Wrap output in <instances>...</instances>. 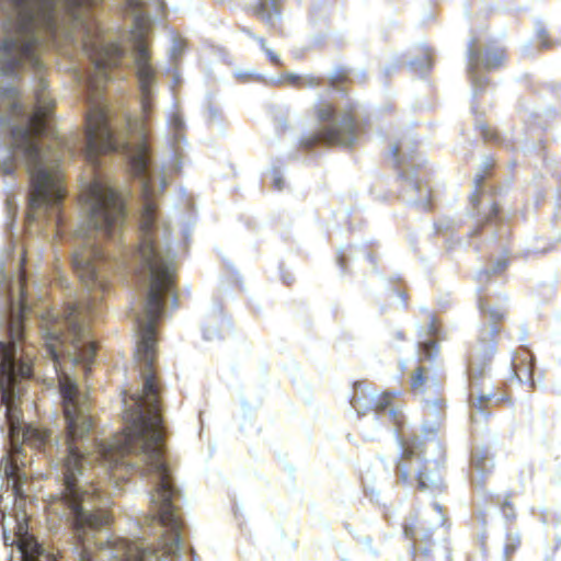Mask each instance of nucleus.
<instances>
[{"instance_id":"nucleus-33","label":"nucleus","mask_w":561,"mask_h":561,"mask_svg":"<svg viewBox=\"0 0 561 561\" xmlns=\"http://www.w3.org/2000/svg\"><path fill=\"white\" fill-rule=\"evenodd\" d=\"M210 114H211V116H214V117L217 115L216 111H213V110H210Z\"/></svg>"},{"instance_id":"nucleus-27","label":"nucleus","mask_w":561,"mask_h":561,"mask_svg":"<svg viewBox=\"0 0 561 561\" xmlns=\"http://www.w3.org/2000/svg\"><path fill=\"white\" fill-rule=\"evenodd\" d=\"M273 184L276 187V190H278V191H280L283 188V180L277 173H274Z\"/></svg>"},{"instance_id":"nucleus-11","label":"nucleus","mask_w":561,"mask_h":561,"mask_svg":"<svg viewBox=\"0 0 561 561\" xmlns=\"http://www.w3.org/2000/svg\"><path fill=\"white\" fill-rule=\"evenodd\" d=\"M279 1L280 0H257L254 12L267 26H273L279 18Z\"/></svg>"},{"instance_id":"nucleus-10","label":"nucleus","mask_w":561,"mask_h":561,"mask_svg":"<svg viewBox=\"0 0 561 561\" xmlns=\"http://www.w3.org/2000/svg\"><path fill=\"white\" fill-rule=\"evenodd\" d=\"M402 175L407 179L408 186L411 190V195L407 198V202L422 207H427L431 201V190L427 184L422 180L412 179L407 173H403Z\"/></svg>"},{"instance_id":"nucleus-16","label":"nucleus","mask_w":561,"mask_h":561,"mask_svg":"<svg viewBox=\"0 0 561 561\" xmlns=\"http://www.w3.org/2000/svg\"><path fill=\"white\" fill-rule=\"evenodd\" d=\"M411 67L421 72L428 70L432 67L431 53L427 48H424L421 53L420 58L411 61Z\"/></svg>"},{"instance_id":"nucleus-17","label":"nucleus","mask_w":561,"mask_h":561,"mask_svg":"<svg viewBox=\"0 0 561 561\" xmlns=\"http://www.w3.org/2000/svg\"><path fill=\"white\" fill-rule=\"evenodd\" d=\"M168 123H169L170 127L174 131L175 141L180 142V139L182 137L181 131H182V129L184 127V123H183V119H182L181 115L179 113L173 112L169 116Z\"/></svg>"},{"instance_id":"nucleus-29","label":"nucleus","mask_w":561,"mask_h":561,"mask_svg":"<svg viewBox=\"0 0 561 561\" xmlns=\"http://www.w3.org/2000/svg\"><path fill=\"white\" fill-rule=\"evenodd\" d=\"M479 308H480V310H481L482 312H485V311H486V310H485V305H484V302H483V300H482V299H480V300H479Z\"/></svg>"},{"instance_id":"nucleus-6","label":"nucleus","mask_w":561,"mask_h":561,"mask_svg":"<svg viewBox=\"0 0 561 561\" xmlns=\"http://www.w3.org/2000/svg\"><path fill=\"white\" fill-rule=\"evenodd\" d=\"M490 323L480 329L478 342H479V348L481 352H483V364L480 366L476 364L473 360L470 363L469 367V374L471 378V404L474 409H477V412L483 413V404L488 402L492 398V392L488 393H477L476 391V383L473 382V379H477L479 376H482L484 373V369L486 367V359L495 352V345H494V336L499 332V329L496 327V322L503 319L504 317V310L502 308H495L490 309L488 311Z\"/></svg>"},{"instance_id":"nucleus-34","label":"nucleus","mask_w":561,"mask_h":561,"mask_svg":"<svg viewBox=\"0 0 561 561\" xmlns=\"http://www.w3.org/2000/svg\"><path fill=\"white\" fill-rule=\"evenodd\" d=\"M513 377H516L518 380H520L519 375L517 373H514Z\"/></svg>"},{"instance_id":"nucleus-25","label":"nucleus","mask_w":561,"mask_h":561,"mask_svg":"<svg viewBox=\"0 0 561 561\" xmlns=\"http://www.w3.org/2000/svg\"><path fill=\"white\" fill-rule=\"evenodd\" d=\"M55 144L57 147H65L67 149V151H71V148H70V145L68 144L67 140H65L61 136L57 135L55 137Z\"/></svg>"},{"instance_id":"nucleus-18","label":"nucleus","mask_w":561,"mask_h":561,"mask_svg":"<svg viewBox=\"0 0 561 561\" xmlns=\"http://www.w3.org/2000/svg\"><path fill=\"white\" fill-rule=\"evenodd\" d=\"M507 261L504 257H501L496 261V263L492 266L491 270H483L477 273V278L479 282H482L484 279H488L490 277V274H496L503 271L506 267Z\"/></svg>"},{"instance_id":"nucleus-32","label":"nucleus","mask_w":561,"mask_h":561,"mask_svg":"<svg viewBox=\"0 0 561 561\" xmlns=\"http://www.w3.org/2000/svg\"><path fill=\"white\" fill-rule=\"evenodd\" d=\"M7 204H8V208H9V211L11 213L12 211V202L11 199H7Z\"/></svg>"},{"instance_id":"nucleus-14","label":"nucleus","mask_w":561,"mask_h":561,"mask_svg":"<svg viewBox=\"0 0 561 561\" xmlns=\"http://www.w3.org/2000/svg\"><path fill=\"white\" fill-rule=\"evenodd\" d=\"M471 466L477 472H479L482 476L493 467V463L486 457L480 456L479 453L476 451L472 455Z\"/></svg>"},{"instance_id":"nucleus-4","label":"nucleus","mask_w":561,"mask_h":561,"mask_svg":"<svg viewBox=\"0 0 561 561\" xmlns=\"http://www.w3.org/2000/svg\"><path fill=\"white\" fill-rule=\"evenodd\" d=\"M58 285L66 290L68 300L62 314L46 311L42 314V328L45 340V355L58 374L60 366V348L73 365H88L95 354V344L90 336L89 321L93 313L95 298L77 297L70 282L62 275L57 278Z\"/></svg>"},{"instance_id":"nucleus-5","label":"nucleus","mask_w":561,"mask_h":561,"mask_svg":"<svg viewBox=\"0 0 561 561\" xmlns=\"http://www.w3.org/2000/svg\"><path fill=\"white\" fill-rule=\"evenodd\" d=\"M317 117L321 126L302 140L304 146L323 142L347 147L356 141L357 130L351 110L337 112L330 104L321 102L317 106Z\"/></svg>"},{"instance_id":"nucleus-12","label":"nucleus","mask_w":561,"mask_h":561,"mask_svg":"<svg viewBox=\"0 0 561 561\" xmlns=\"http://www.w3.org/2000/svg\"><path fill=\"white\" fill-rule=\"evenodd\" d=\"M414 152V141L411 139H401L390 148V156L396 164H401L405 159L412 158Z\"/></svg>"},{"instance_id":"nucleus-30","label":"nucleus","mask_w":561,"mask_h":561,"mask_svg":"<svg viewBox=\"0 0 561 561\" xmlns=\"http://www.w3.org/2000/svg\"><path fill=\"white\" fill-rule=\"evenodd\" d=\"M364 425H365V424H364V422H363V423L360 424V426L363 427V434H364V436H365L366 438H371L370 434H369V433H367V432L364 430Z\"/></svg>"},{"instance_id":"nucleus-28","label":"nucleus","mask_w":561,"mask_h":561,"mask_svg":"<svg viewBox=\"0 0 561 561\" xmlns=\"http://www.w3.org/2000/svg\"><path fill=\"white\" fill-rule=\"evenodd\" d=\"M483 179H484V176L481 173H478L476 175V178H474V185H476V187L481 185V183L483 182Z\"/></svg>"},{"instance_id":"nucleus-3","label":"nucleus","mask_w":561,"mask_h":561,"mask_svg":"<svg viewBox=\"0 0 561 561\" xmlns=\"http://www.w3.org/2000/svg\"><path fill=\"white\" fill-rule=\"evenodd\" d=\"M393 398L391 392L377 393L363 385H356L351 404L358 414L365 415L373 412L370 421L374 423L378 421V415L394 422V432L399 436V447L402 450L401 460L398 463L400 479L407 482L410 473L414 472L420 491L436 495L444 489L439 472L443 449L435 437L436 428L427 430L425 425L424 438L416 437L408 442L400 425L402 412L399 408L392 407Z\"/></svg>"},{"instance_id":"nucleus-21","label":"nucleus","mask_w":561,"mask_h":561,"mask_svg":"<svg viewBox=\"0 0 561 561\" xmlns=\"http://www.w3.org/2000/svg\"><path fill=\"white\" fill-rule=\"evenodd\" d=\"M219 336L220 334L217 325L203 328V337L206 341H214L219 339Z\"/></svg>"},{"instance_id":"nucleus-2","label":"nucleus","mask_w":561,"mask_h":561,"mask_svg":"<svg viewBox=\"0 0 561 561\" xmlns=\"http://www.w3.org/2000/svg\"><path fill=\"white\" fill-rule=\"evenodd\" d=\"M81 215L75 231L72 267L90 290L102 285L98 262L103 259L100 244L122 236L126 219L123 194L100 180L85 183L81 190Z\"/></svg>"},{"instance_id":"nucleus-19","label":"nucleus","mask_w":561,"mask_h":561,"mask_svg":"<svg viewBox=\"0 0 561 561\" xmlns=\"http://www.w3.org/2000/svg\"><path fill=\"white\" fill-rule=\"evenodd\" d=\"M279 82H287V83H290V84H296L298 81H301V83L306 87H313L316 84H318L317 82V79L313 78V77H306L304 79H301L298 75L294 73V72H290V73H287L284 79H279L278 80Z\"/></svg>"},{"instance_id":"nucleus-15","label":"nucleus","mask_w":561,"mask_h":561,"mask_svg":"<svg viewBox=\"0 0 561 561\" xmlns=\"http://www.w3.org/2000/svg\"><path fill=\"white\" fill-rule=\"evenodd\" d=\"M250 37L254 38L261 46V49L266 54V56L271 59L274 64H280V56L275 53L271 47L267 46L265 39L263 37L254 35L249 30L247 31Z\"/></svg>"},{"instance_id":"nucleus-7","label":"nucleus","mask_w":561,"mask_h":561,"mask_svg":"<svg viewBox=\"0 0 561 561\" xmlns=\"http://www.w3.org/2000/svg\"><path fill=\"white\" fill-rule=\"evenodd\" d=\"M476 39H471L468 45V72L470 75L473 92L478 94L484 83V79L479 75V67L485 69H493L499 67L504 59V51L501 49H486L484 55H481L477 49Z\"/></svg>"},{"instance_id":"nucleus-22","label":"nucleus","mask_w":561,"mask_h":561,"mask_svg":"<svg viewBox=\"0 0 561 561\" xmlns=\"http://www.w3.org/2000/svg\"><path fill=\"white\" fill-rule=\"evenodd\" d=\"M425 319L427 321L426 328H422V331H424L426 334H432V335L436 334L435 321H434V317L432 316V313L426 311Z\"/></svg>"},{"instance_id":"nucleus-31","label":"nucleus","mask_w":561,"mask_h":561,"mask_svg":"<svg viewBox=\"0 0 561 561\" xmlns=\"http://www.w3.org/2000/svg\"><path fill=\"white\" fill-rule=\"evenodd\" d=\"M344 260H345L344 254L340 252L339 253V262H340L341 265L343 264Z\"/></svg>"},{"instance_id":"nucleus-20","label":"nucleus","mask_w":561,"mask_h":561,"mask_svg":"<svg viewBox=\"0 0 561 561\" xmlns=\"http://www.w3.org/2000/svg\"><path fill=\"white\" fill-rule=\"evenodd\" d=\"M519 545V536L510 534L506 537L504 553L505 557L508 558L510 554L515 550V548Z\"/></svg>"},{"instance_id":"nucleus-23","label":"nucleus","mask_w":561,"mask_h":561,"mask_svg":"<svg viewBox=\"0 0 561 561\" xmlns=\"http://www.w3.org/2000/svg\"><path fill=\"white\" fill-rule=\"evenodd\" d=\"M183 43L182 41L180 39H174L173 41V44H172V47H171V56L173 59H175L178 56H180L183 51Z\"/></svg>"},{"instance_id":"nucleus-1","label":"nucleus","mask_w":561,"mask_h":561,"mask_svg":"<svg viewBox=\"0 0 561 561\" xmlns=\"http://www.w3.org/2000/svg\"><path fill=\"white\" fill-rule=\"evenodd\" d=\"M62 432L22 420V400H0V433L8 428L10 448L1 470L7 490L0 512L21 507L30 461L23 444L43 449L62 489L47 505L75 537L77 561H184L178 489L164 458L159 400H122L125 428L108 439L92 440L88 400H61ZM4 543L11 539L3 529ZM22 561H57L22 524L12 538Z\"/></svg>"},{"instance_id":"nucleus-24","label":"nucleus","mask_w":561,"mask_h":561,"mask_svg":"<svg viewBox=\"0 0 561 561\" xmlns=\"http://www.w3.org/2000/svg\"><path fill=\"white\" fill-rule=\"evenodd\" d=\"M481 135L484 139L491 140L495 138V134L486 126L481 125Z\"/></svg>"},{"instance_id":"nucleus-13","label":"nucleus","mask_w":561,"mask_h":561,"mask_svg":"<svg viewBox=\"0 0 561 561\" xmlns=\"http://www.w3.org/2000/svg\"><path fill=\"white\" fill-rule=\"evenodd\" d=\"M421 354L420 360H433L437 355L436 342L432 339H426L420 343Z\"/></svg>"},{"instance_id":"nucleus-26","label":"nucleus","mask_w":561,"mask_h":561,"mask_svg":"<svg viewBox=\"0 0 561 561\" xmlns=\"http://www.w3.org/2000/svg\"><path fill=\"white\" fill-rule=\"evenodd\" d=\"M537 36L539 39L542 41V46H547V42H546L547 32L543 27L540 26L537 28Z\"/></svg>"},{"instance_id":"nucleus-8","label":"nucleus","mask_w":561,"mask_h":561,"mask_svg":"<svg viewBox=\"0 0 561 561\" xmlns=\"http://www.w3.org/2000/svg\"><path fill=\"white\" fill-rule=\"evenodd\" d=\"M411 387L416 396L421 397L430 407H435L438 399L439 382L426 368L417 367L411 377Z\"/></svg>"},{"instance_id":"nucleus-9","label":"nucleus","mask_w":561,"mask_h":561,"mask_svg":"<svg viewBox=\"0 0 561 561\" xmlns=\"http://www.w3.org/2000/svg\"><path fill=\"white\" fill-rule=\"evenodd\" d=\"M432 514L434 515V517L428 523V525H427L426 520H423V522L416 523V524H414L412 522L405 524L404 525L405 536L409 538H414L416 536L417 528H420L422 531L428 533V531H433L434 529H436L438 527H442L445 524V514L443 512V507L439 504L434 503L433 508H432Z\"/></svg>"}]
</instances>
